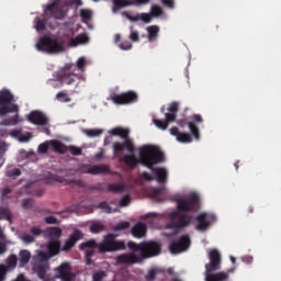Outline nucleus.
<instances>
[{"mask_svg": "<svg viewBox=\"0 0 281 281\" xmlns=\"http://www.w3.org/2000/svg\"><path fill=\"white\" fill-rule=\"evenodd\" d=\"M108 133L109 135H112V137H121V139H124L123 143L114 142L112 144V150L115 157H120L124 150H127L128 154L121 157L119 161L125 164L128 168H137L138 164H142V166H151L153 164L150 161H155L154 157L159 155V151L153 145H143L138 148V158H136L135 144L133 143V139L128 137V135H131L128 128L120 126L113 127Z\"/></svg>", "mask_w": 281, "mask_h": 281, "instance_id": "f257e3e1", "label": "nucleus"}, {"mask_svg": "<svg viewBox=\"0 0 281 281\" xmlns=\"http://www.w3.org/2000/svg\"><path fill=\"white\" fill-rule=\"evenodd\" d=\"M201 199L199 195L193 194L187 199L177 200V210L169 214L170 222L166 225L167 229H175V232H180V229H186L192 224V215L186 214L183 212H196L200 207Z\"/></svg>", "mask_w": 281, "mask_h": 281, "instance_id": "f03ea898", "label": "nucleus"}, {"mask_svg": "<svg viewBox=\"0 0 281 281\" xmlns=\"http://www.w3.org/2000/svg\"><path fill=\"white\" fill-rule=\"evenodd\" d=\"M127 248L131 251H140V258L143 260L155 258V256H159V254H161V244L155 240L143 241L139 244L135 241H128Z\"/></svg>", "mask_w": 281, "mask_h": 281, "instance_id": "7ed1b4c3", "label": "nucleus"}, {"mask_svg": "<svg viewBox=\"0 0 281 281\" xmlns=\"http://www.w3.org/2000/svg\"><path fill=\"white\" fill-rule=\"evenodd\" d=\"M47 16H52V19L63 20L65 19V10L63 9V4L60 0H55L53 3L48 4L44 10V19L41 18L35 19V30L37 32H43L45 30V24L47 23Z\"/></svg>", "mask_w": 281, "mask_h": 281, "instance_id": "20e7f679", "label": "nucleus"}, {"mask_svg": "<svg viewBox=\"0 0 281 281\" xmlns=\"http://www.w3.org/2000/svg\"><path fill=\"white\" fill-rule=\"evenodd\" d=\"M38 52H46V54H60L65 52V41L58 38H52L49 36H43L36 44Z\"/></svg>", "mask_w": 281, "mask_h": 281, "instance_id": "39448f33", "label": "nucleus"}, {"mask_svg": "<svg viewBox=\"0 0 281 281\" xmlns=\"http://www.w3.org/2000/svg\"><path fill=\"white\" fill-rule=\"evenodd\" d=\"M153 146L156 148V150H158V155L153 156L154 160H150L151 165H143V166H145V168H148L149 170L155 172L156 180L158 181V183H166V181H168V170H166V168L164 167L155 168L157 164H161L166 161V156L164 155V151H161V149L158 146H155V145Z\"/></svg>", "mask_w": 281, "mask_h": 281, "instance_id": "423d86ee", "label": "nucleus"}, {"mask_svg": "<svg viewBox=\"0 0 281 281\" xmlns=\"http://www.w3.org/2000/svg\"><path fill=\"white\" fill-rule=\"evenodd\" d=\"M115 234L110 233L105 235L102 243L99 244V254L126 250V243L124 240H115Z\"/></svg>", "mask_w": 281, "mask_h": 281, "instance_id": "0eeeda50", "label": "nucleus"}, {"mask_svg": "<svg viewBox=\"0 0 281 281\" xmlns=\"http://www.w3.org/2000/svg\"><path fill=\"white\" fill-rule=\"evenodd\" d=\"M14 102V94L8 89L0 91V116L3 117L8 113H19V105L12 104Z\"/></svg>", "mask_w": 281, "mask_h": 281, "instance_id": "6e6552de", "label": "nucleus"}, {"mask_svg": "<svg viewBox=\"0 0 281 281\" xmlns=\"http://www.w3.org/2000/svg\"><path fill=\"white\" fill-rule=\"evenodd\" d=\"M169 113H165V120L154 119V124L157 128L166 131L169 124L177 120V113H179V102H171L168 106Z\"/></svg>", "mask_w": 281, "mask_h": 281, "instance_id": "1a4fd4ad", "label": "nucleus"}, {"mask_svg": "<svg viewBox=\"0 0 281 281\" xmlns=\"http://www.w3.org/2000/svg\"><path fill=\"white\" fill-rule=\"evenodd\" d=\"M33 269L41 280H45L47 270L49 269V260L44 252L33 257Z\"/></svg>", "mask_w": 281, "mask_h": 281, "instance_id": "9d476101", "label": "nucleus"}, {"mask_svg": "<svg viewBox=\"0 0 281 281\" xmlns=\"http://www.w3.org/2000/svg\"><path fill=\"white\" fill-rule=\"evenodd\" d=\"M195 221H196V225H195L196 232H207L212 223L216 221V216L210 213H200L195 216Z\"/></svg>", "mask_w": 281, "mask_h": 281, "instance_id": "9b49d317", "label": "nucleus"}, {"mask_svg": "<svg viewBox=\"0 0 281 281\" xmlns=\"http://www.w3.org/2000/svg\"><path fill=\"white\" fill-rule=\"evenodd\" d=\"M76 65L67 64L60 71H59V80L61 85H74L76 82Z\"/></svg>", "mask_w": 281, "mask_h": 281, "instance_id": "f8f14e48", "label": "nucleus"}, {"mask_svg": "<svg viewBox=\"0 0 281 281\" xmlns=\"http://www.w3.org/2000/svg\"><path fill=\"white\" fill-rule=\"evenodd\" d=\"M191 240L190 235H182L177 241H172L169 245V251L171 254H181L183 251H188L190 248Z\"/></svg>", "mask_w": 281, "mask_h": 281, "instance_id": "ddd939ff", "label": "nucleus"}, {"mask_svg": "<svg viewBox=\"0 0 281 281\" xmlns=\"http://www.w3.org/2000/svg\"><path fill=\"white\" fill-rule=\"evenodd\" d=\"M139 97L135 91H127L120 94H114L111 100L114 104H134Z\"/></svg>", "mask_w": 281, "mask_h": 281, "instance_id": "4468645a", "label": "nucleus"}, {"mask_svg": "<svg viewBox=\"0 0 281 281\" xmlns=\"http://www.w3.org/2000/svg\"><path fill=\"white\" fill-rule=\"evenodd\" d=\"M210 262L205 265V273H214L221 269V252L212 249L209 252Z\"/></svg>", "mask_w": 281, "mask_h": 281, "instance_id": "2eb2a0df", "label": "nucleus"}, {"mask_svg": "<svg viewBox=\"0 0 281 281\" xmlns=\"http://www.w3.org/2000/svg\"><path fill=\"white\" fill-rule=\"evenodd\" d=\"M26 120L35 126H47V124H49V117L38 110L31 111Z\"/></svg>", "mask_w": 281, "mask_h": 281, "instance_id": "dca6fc26", "label": "nucleus"}, {"mask_svg": "<svg viewBox=\"0 0 281 281\" xmlns=\"http://www.w3.org/2000/svg\"><path fill=\"white\" fill-rule=\"evenodd\" d=\"M57 278L61 281H74L76 274L71 272V265L69 262L61 263L57 269Z\"/></svg>", "mask_w": 281, "mask_h": 281, "instance_id": "f3484780", "label": "nucleus"}, {"mask_svg": "<svg viewBox=\"0 0 281 281\" xmlns=\"http://www.w3.org/2000/svg\"><path fill=\"white\" fill-rule=\"evenodd\" d=\"M116 265H137L142 262V257L137 256L135 251L119 255L115 259Z\"/></svg>", "mask_w": 281, "mask_h": 281, "instance_id": "a211bd4d", "label": "nucleus"}, {"mask_svg": "<svg viewBox=\"0 0 281 281\" xmlns=\"http://www.w3.org/2000/svg\"><path fill=\"white\" fill-rule=\"evenodd\" d=\"M83 237L85 234H82L80 229H75L69 238L65 241V245L63 246V251H71V249L76 247L78 240H81V238Z\"/></svg>", "mask_w": 281, "mask_h": 281, "instance_id": "6ab92c4d", "label": "nucleus"}, {"mask_svg": "<svg viewBox=\"0 0 281 281\" xmlns=\"http://www.w3.org/2000/svg\"><path fill=\"white\" fill-rule=\"evenodd\" d=\"M47 251L40 250L37 254H45L47 260L60 254V240H49L46 246Z\"/></svg>", "mask_w": 281, "mask_h": 281, "instance_id": "aec40b11", "label": "nucleus"}, {"mask_svg": "<svg viewBox=\"0 0 281 281\" xmlns=\"http://www.w3.org/2000/svg\"><path fill=\"white\" fill-rule=\"evenodd\" d=\"M203 122V116L201 114H193L191 116V122L188 123L189 131L191 135L194 137V139H200L201 135L199 133V127H196V124H201Z\"/></svg>", "mask_w": 281, "mask_h": 281, "instance_id": "412c9836", "label": "nucleus"}, {"mask_svg": "<svg viewBox=\"0 0 281 281\" xmlns=\"http://www.w3.org/2000/svg\"><path fill=\"white\" fill-rule=\"evenodd\" d=\"M170 135H173L180 144H190L192 142V136L188 133L179 132V127L177 126L170 128Z\"/></svg>", "mask_w": 281, "mask_h": 281, "instance_id": "4be33fe9", "label": "nucleus"}, {"mask_svg": "<svg viewBox=\"0 0 281 281\" xmlns=\"http://www.w3.org/2000/svg\"><path fill=\"white\" fill-rule=\"evenodd\" d=\"M147 232L148 227L142 222L136 223L131 229V234L134 238H144Z\"/></svg>", "mask_w": 281, "mask_h": 281, "instance_id": "5701e85b", "label": "nucleus"}, {"mask_svg": "<svg viewBox=\"0 0 281 281\" xmlns=\"http://www.w3.org/2000/svg\"><path fill=\"white\" fill-rule=\"evenodd\" d=\"M205 281H229V273L225 271L217 273L205 272Z\"/></svg>", "mask_w": 281, "mask_h": 281, "instance_id": "b1692460", "label": "nucleus"}, {"mask_svg": "<svg viewBox=\"0 0 281 281\" xmlns=\"http://www.w3.org/2000/svg\"><path fill=\"white\" fill-rule=\"evenodd\" d=\"M111 169L106 165H97L88 168V175H109Z\"/></svg>", "mask_w": 281, "mask_h": 281, "instance_id": "393cba45", "label": "nucleus"}, {"mask_svg": "<svg viewBox=\"0 0 281 281\" xmlns=\"http://www.w3.org/2000/svg\"><path fill=\"white\" fill-rule=\"evenodd\" d=\"M45 235L49 240H58L63 236V229L60 227H48Z\"/></svg>", "mask_w": 281, "mask_h": 281, "instance_id": "a878e982", "label": "nucleus"}, {"mask_svg": "<svg viewBox=\"0 0 281 281\" xmlns=\"http://www.w3.org/2000/svg\"><path fill=\"white\" fill-rule=\"evenodd\" d=\"M126 191L124 183H110L106 186V192H113L114 194H122Z\"/></svg>", "mask_w": 281, "mask_h": 281, "instance_id": "bb28decb", "label": "nucleus"}, {"mask_svg": "<svg viewBox=\"0 0 281 281\" xmlns=\"http://www.w3.org/2000/svg\"><path fill=\"white\" fill-rule=\"evenodd\" d=\"M49 144L55 153H59V155H65V153H67V146L60 143V140L53 139L49 140Z\"/></svg>", "mask_w": 281, "mask_h": 281, "instance_id": "cd10ccee", "label": "nucleus"}, {"mask_svg": "<svg viewBox=\"0 0 281 281\" xmlns=\"http://www.w3.org/2000/svg\"><path fill=\"white\" fill-rule=\"evenodd\" d=\"M85 43H89V36L87 35H79L69 41L70 47H78V45H85Z\"/></svg>", "mask_w": 281, "mask_h": 281, "instance_id": "c85d7f7f", "label": "nucleus"}, {"mask_svg": "<svg viewBox=\"0 0 281 281\" xmlns=\"http://www.w3.org/2000/svg\"><path fill=\"white\" fill-rule=\"evenodd\" d=\"M99 247H100V244H98L95 239H89L79 245L80 251H85L87 249H99Z\"/></svg>", "mask_w": 281, "mask_h": 281, "instance_id": "c756f323", "label": "nucleus"}, {"mask_svg": "<svg viewBox=\"0 0 281 281\" xmlns=\"http://www.w3.org/2000/svg\"><path fill=\"white\" fill-rule=\"evenodd\" d=\"M59 183H63L64 186H70V183H74L75 186H78L79 188H85V182L82 180H69L65 179L63 177H58L56 179Z\"/></svg>", "mask_w": 281, "mask_h": 281, "instance_id": "7c9ffc66", "label": "nucleus"}, {"mask_svg": "<svg viewBox=\"0 0 281 281\" xmlns=\"http://www.w3.org/2000/svg\"><path fill=\"white\" fill-rule=\"evenodd\" d=\"M97 207L104 211L105 214H113V212H117V209L113 210V207H111L106 201L100 202Z\"/></svg>", "mask_w": 281, "mask_h": 281, "instance_id": "2f4dec72", "label": "nucleus"}, {"mask_svg": "<svg viewBox=\"0 0 281 281\" xmlns=\"http://www.w3.org/2000/svg\"><path fill=\"white\" fill-rule=\"evenodd\" d=\"M19 256L22 267H24V265H27V262H30V258H32V254H30V250H21Z\"/></svg>", "mask_w": 281, "mask_h": 281, "instance_id": "473e14b6", "label": "nucleus"}, {"mask_svg": "<svg viewBox=\"0 0 281 281\" xmlns=\"http://www.w3.org/2000/svg\"><path fill=\"white\" fill-rule=\"evenodd\" d=\"M148 32V41L153 42L154 38H156L159 34V26L153 25L147 27Z\"/></svg>", "mask_w": 281, "mask_h": 281, "instance_id": "72a5a7b5", "label": "nucleus"}, {"mask_svg": "<svg viewBox=\"0 0 281 281\" xmlns=\"http://www.w3.org/2000/svg\"><path fill=\"white\" fill-rule=\"evenodd\" d=\"M95 256V248H88L85 251L86 265H91L92 258Z\"/></svg>", "mask_w": 281, "mask_h": 281, "instance_id": "f704fd0d", "label": "nucleus"}, {"mask_svg": "<svg viewBox=\"0 0 281 281\" xmlns=\"http://www.w3.org/2000/svg\"><path fill=\"white\" fill-rule=\"evenodd\" d=\"M106 229V226H104V224L101 223H93L90 226V232L92 234H100V232H104Z\"/></svg>", "mask_w": 281, "mask_h": 281, "instance_id": "c9c22d12", "label": "nucleus"}, {"mask_svg": "<svg viewBox=\"0 0 281 281\" xmlns=\"http://www.w3.org/2000/svg\"><path fill=\"white\" fill-rule=\"evenodd\" d=\"M9 221V223H12V216L10 215V210L7 207L0 206V221Z\"/></svg>", "mask_w": 281, "mask_h": 281, "instance_id": "e433bc0d", "label": "nucleus"}, {"mask_svg": "<svg viewBox=\"0 0 281 281\" xmlns=\"http://www.w3.org/2000/svg\"><path fill=\"white\" fill-rule=\"evenodd\" d=\"M144 21V23H150V21H153V15L148 14V13H142L140 18L136 16V18H130L131 21Z\"/></svg>", "mask_w": 281, "mask_h": 281, "instance_id": "4c0bfd02", "label": "nucleus"}, {"mask_svg": "<svg viewBox=\"0 0 281 281\" xmlns=\"http://www.w3.org/2000/svg\"><path fill=\"white\" fill-rule=\"evenodd\" d=\"M56 100H58V102H71V98H69V94L65 91H59L56 94Z\"/></svg>", "mask_w": 281, "mask_h": 281, "instance_id": "58836bf2", "label": "nucleus"}, {"mask_svg": "<svg viewBox=\"0 0 281 281\" xmlns=\"http://www.w3.org/2000/svg\"><path fill=\"white\" fill-rule=\"evenodd\" d=\"M87 137H100L102 133H104L103 130L97 128V130H86L85 131Z\"/></svg>", "mask_w": 281, "mask_h": 281, "instance_id": "ea45409f", "label": "nucleus"}, {"mask_svg": "<svg viewBox=\"0 0 281 281\" xmlns=\"http://www.w3.org/2000/svg\"><path fill=\"white\" fill-rule=\"evenodd\" d=\"M20 239L22 241H24L25 245H32V243H34V240H36L34 238V236H32L31 234H27V233H23L21 236H20Z\"/></svg>", "mask_w": 281, "mask_h": 281, "instance_id": "a19ab883", "label": "nucleus"}, {"mask_svg": "<svg viewBox=\"0 0 281 281\" xmlns=\"http://www.w3.org/2000/svg\"><path fill=\"white\" fill-rule=\"evenodd\" d=\"M115 8H126L128 5H133V1L131 0H112Z\"/></svg>", "mask_w": 281, "mask_h": 281, "instance_id": "79ce46f5", "label": "nucleus"}, {"mask_svg": "<svg viewBox=\"0 0 281 281\" xmlns=\"http://www.w3.org/2000/svg\"><path fill=\"white\" fill-rule=\"evenodd\" d=\"M49 146H50L49 142L42 143L38 145L37 151L41 155H46V153H48L49 150Z\"/></svg>", "mask_w": 281, "mask_h": 281, "instance_id": "37998d69", "label": "nucleus"}, {"mask_svg": "<svg viewBox=\"0 0 281 281\" xmlns=\"http://www.w3.org/2000/svg\"><path fill=\"white\" fill-rule=\"evenodd\" d=\"M151 16H161V14H164V9H161V7L154 4L151 7V11H150Z\"/></svg>", "mask_w": 281, "mask_h": 281, "instance_id": "c03bdc74", "label": "nucleus"}, {"mask_svg": "<svg viewBox=\"0 0 281 281\" xmlns=\"http://www.w3.org/2000/svg\"><path fill=\"white\" fill-rule=\"evenodd\" d=\"M93 13H91V10L89 9H81L80 10V16L83 19V21H91V16Z\"/></svg>", "mask_w": 281, "mask_h": 281, "instance_id": "a18cd8bd", "label": "nucleus"}, {"mask_svg": "<svg viewBox=\"0 0 281 281\" xmlns=\"http://www.w3.org/2000/svg\"><path fill=\"white\" fill-rule=\"evenodd\" d=\"M67 150H69V153H71V155H74L75 157L82 155V149L74 145L68 146Z\"/></svg>", "mask_w": 281, "mask_h": 281, "instance_id": "49530a36", "label": "nucleus"}, {"mask_svg": "<svg viewBox=\"0 0 281 281\" xmlns=\"http://www.w3.org/2000/svg\"><path fill=\"white\" fill-rule=\"evenodd\" d=\"M131 227V223L128 222H121L115 225V232H124V229H128Z\"/></svg>", "mask_w": 281, "mask_h": 281, "instance_id": "de8ad7c7", "label": "nucleus"}, {"mask_svg": "<svg viewBox=\"0 0 281 281\" xmlns=\"http://www.w3.org/2000/svg\"><path fill=\"white\" fill-rule=\"evenodd\" d=\"M104 278H106V272L98 271L93 273L92 281H102L104 280Z\"/></svg>", "mask_w": 281, "mask_h": 281, "instance_id": "09e8293b", "label": "nucleus"}, {"mask_svg": "<svg viewBox=\"0 0 281 281\" xmlns=\"http://www.w3.org/2000/svg\"><path fill=\"white\" fill-rule=\"evenodd\" d=\"M44 223H46L47 225H58L59 222L56 216L49 215L44 218Z\"/></svg>", "mask_w": 281, "mask_h": 281, "instance_id": "8fccbe9b", "label": "nucleus"}, {"mask_svg": "<svg viewBox=\"0 0 281 281\" xmlns=\"http://www.w3.org/2000/svg\"><path fill=\"white\" fill-rule=\"evenodd\" d=\"M157 273H159V271H157L155 269L149 270L148 273L145 277V280H147V281L155 280L157 278Z\"/></svg>", "mask_w": 281, "mask_h": 281, "instance_id": "3c124183", "label": "nucleus"}, {"mask_svg": "<svg viewBox=\"0 0 281 281\" xmlns=\"http://www.w3.org/2000/svg\"><path fill=\"white\" fill-rule=\"evenodd\" d=\"M32 205H33V200L32 199L22 200L23 210H32Z\"/></svg>", "mask_w": 281, "mask_h": 281, "instance_id": "603ef678", "label": "nucleus"}, {"mask_svg": "<svg viewBox=\"0 0 281 281\" xmlns=\"http://www.w3.org/2000/svg\"><path fill=\"white\" fill-rule=\"evenodd\" d=\"M86 65H87V59H85V57H80L77 60V69H80V71H85Z\"/></svg>", "mask_w": 281, "mask_h": 281, "instance_id": "864d4df0", "label": "nucleus"}, {"mask_svg": "<svg viewBox=\"0 0 281 281\" xmlns=\"http://www.w3.org/2000/svg\"><path fill=\"white\" fill-rule=\"evenodd\" d=\"M7 177H21V169L14 168L7 171Z\"/></svg>", "mask_w": 281, "mask_h": 281, "instance_id": "5fc2aeb1", "label": "nucleus"}, {"mask_svg": "<svg viewBox=\"0 0 281 281\" xmlns=\"http://www.w3.org/2000/svg\"><path fill=\"white\" fill-rule=\"evenodd\" d=\"M130 204H131V195H125L120 201L121 207H127V205H130Z\"/></svg>", "mask_w": 281, "mask_h": 281, "instance_id": "6e6d98bb", "label": "nucleus"}, {"mask_svg": "<svg viewBox=\"0 0 281 281\" xmlns=\"http://www.w3.org/2000/svg\"><path fill=\"white\" fill-rule=\"evenodd\" d=\"M7 273H8V267L5 265H0V281L5 280Z\"/></svg>", "mask_w": 281, "mask_h": 281, "instance_id": "4d7b16f0", "label": "nucleus"}, {"mask_svg": "<svg viewBox=\"0 0 281 281\" xmlns=\"http://www.w3.org/2000/svg\"><path fill=\"white\" fill-rule=\"evenodd\" d=\"M119 47H120V49L128 50V49H133V44H131V42H128V41H125V42H122L119 45Z\"/></svg>", "mask_w": 281, "mask_h": 281, "instance_id": "13d9d810", "label": "nucleus"}, {"mask_svg": "<svg viewBox=\"0 0 281 281\" xmlns=\"http://www.w3.org/2000/svg\"><path fill=\"white\" fill-rule=\"evenodd\" d=\"M31 137H32V133H30V132H27L26 134L22 133L20 135L19 142L27 143V142H30Z\"/></svg>", "mask_w": 281, "mask_h": 281, "instance_id": "bf43d9fd", "label": "nucleus"}, {"mask_svg": "<svg viewBox=\"0 0 281 281\" xmlns=\"http://www.w3.org/2000/svg\"><path fill=\"white\" fill-rule=\"evenodd\" d=\"M161 3L169 10H175V0H161Z\"/></svg>", "mask_w": 281, "mask_h": 281, "instance_id": "052dcab7", "label": "nucleus"}, {"mask_svg": "<svg viewBox=\"0 0 281 281\" xmlns=\"http://www.w3.org/2000/svg\"><path fill=\"white\" fill-rule=\"evenodd\" d=\"M140 178L143 179V181H154L155 178L153 177V175L148 173L147 171H144L140 175Z\"/></svg>", "mask_w": 281, "mask_h": 281, "instance_id": "680f3d73", "label": "nucleus"}, {"mask_svg": "<svg viewBox=\"0 0 281 281\" xmlns=\"http://www.w3.org/2000/svg\"><path fill=\"white\" fill-rule=\"evenodd\" d=\"M130 40H132L133 43L139 42V33L137 31H132L130 34Z\"/></svg>", "mask_w": 281, "mask_h": 281, "instance_id": "e2e57ef3", "label": "nucleus"}, {"mask_svg": "<svg viewBox=\"0 0 281 281\" xmlns=\"http://www.w3.org/2000/svg\"><path fill=\"white\" fill-rule=\"evenodd\" d=\"M31 234L34 236H41V234H43V229H41L38 226H33L31 228Z\"/></svg>", "mask_w": 281, "mask_h": 281, "instance_id": "0e129e2a", "label": "nucleus"}, {"mask_svg": "<svg viewBox=\"0 0 281 281\" xmlns=\"http://www.w3.org/2000/svg\"><path fill=\"white\" fill-rule=\"evenodd\" d=\"M22 133V130H13L11 131V137H18V139H20Z\"/></svg>", "mask_w": 281, "mask_h": 281, "instance_id": "69168bd1", "label": "nucleus"}, {"mask_svg": "<svg viewBox=\"0 0 281 281\" xmlns=\"http://www.w3.org/2000/svg\"><path fill=\"white\" fill-rule=\"evenodd\" d=\"M95 189L98 192H106V186H104L102 183L95 184Z\"/></svg>", "mask_w": 281, "mask_h": 281, "instance_id": "338daca9", "label": "nucleus"}, {"mask_svg": "<svg viewBox=\"0 0 281 281\" xmlns=\"http://www.w3.org/2000/svg\"><path fill=\"white\" fill-rule=\"evenodd\" d=\"M16 256H11V257H9V265H16Z\"/></svg>", "mask_w": 281, "mask_h": 281, "instance_id": "774afa93", "label": "nucleus"}]
</instances>
